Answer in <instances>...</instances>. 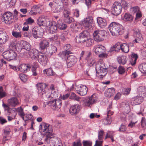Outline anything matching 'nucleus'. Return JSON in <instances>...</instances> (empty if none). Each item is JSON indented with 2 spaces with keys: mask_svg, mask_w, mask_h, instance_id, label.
Returning a JSON list of instances; mask_svg holds the SVG:
<instances>
[{
  "mask_svg": "<svg viewBox=\"0 0 146 146\" xmlns=\"http://www.w3.org/2000/svg\"><path fill=\"white\" fill-rule=\"evenodd\" d=\"M122 26L118 23H111L109 25L108 29L113 36H118L123 33Z\"/></svg>",
  "mask_w": 146,
  "mask_h": 146,
  "instance_id": "nucleus-1",
  "label": "nucleus"
},
{
  "mask_svg": "<svg viewBox=\"0 0 146 146\" xmlns=\"http://www.w3.org/2000/svg\"><path fill=\"white\" fill-rule=\"evenodd\" d=\"M38 93L39 96L43 98H49L50 96V94L48 92V91L46 88V85L44 83H39L36 85Z\"/></svg>",
  "mask_w": 146,
  "mask_h": 146,
  "instance_id": "nucleus-2",
  "label": "nucleus"
},
{
  "mask_svg": "<svg viewBox=\"0 0 146 146\" xmlns=\"http://www.w3.org/2000/svg\"><path fill=\"white\" fill-rule=\"evenodd\" d=\"M107 68L102 60L98 61L96 65L95 69L96 73L102 76H104L107 74Z\"/></svg>",
  "mask_w": 146,
  "mask_h": 146,
  "instance_id": "nucleus-3",
  "label": "nucleus"
},
{
  "mask_svg": "<svg viewBox=\"0 0 146 146\" xmlns=\"http://www.w3.org/2000/svg\"><path fill=\"white\" fill-rule=\"evenodd\" d=\"M46 135V136L44 141L47 144H48L49 142L50 146H62L61 140L60 138L55 137H50L52 135Z\"/></svg>",
  "mask_w": 146,
  "mask_h": 146,
  "instance_id": "nucleus-4",
  "label": "nucleus"
},
{
  "mask_svg": "<svg viewBox=\"0 0 146 146\" xmlns=\"http://www.w3.org/2000/svg\"><path fill=\"white\" fill-rule=\"evenodd\" d=\"M39 129L43 134L52 135L53 130L52 127L48 124L43 123L40 125Z\"/></svg>",
  "mask_w": 146,
  "mask_h": 146,
  "instance_id": "nucleus-5",
  "label": "nucleus"
},
{
  "mask_svg": "<svg viewBox=\"0 0 146 146\" xmlns=\"http://www.w3.org/2000/svg\"><path fill=\"white\" fill-rule=\"evenodd\" d=\"M106 34V31L104 30L95 31L93 34L94 40L97 42L103 40L105 38Z\"/></svg>",
  "mask_w": 146,
  "mask_h": 146,
  "instance_id": "nucleus-6",
  "label": "nucleus"
},
{
  "mask_svg": "<svg viewBox=\"0 0 146 146\" xmlns=\"http://www.w3.org/2000/svg\"><path fill=\"white\" fill-rule=\"evenodd\" d=\"M2 55L4 58L10 61L15 59L17 56V54L13 50H9L4 52Z\"/></svg>",
  "mask_w": 146,
  "mask_h": 146,
  "instance_id": "nucleus-7",
  "label": "nucleus"
},
{
  "mask_svg": "<svg viewBox=\"0 0 146 146\" xmlns=\"http://www.w3.org/2000/svg\"><path fill=\"white\" fill-rule=\"evenodd\" d=\"M48 104L51 107L52 109L57 111L61 107L62 102L60 99H57L49 101Z\"/></svg>",
  "mask_w": 146,
  "mask_h": 146,
  "instance_id": "nucleus-8",
  "label": "nucleus"
},
{
  "mask_svg": "<svg viewBox=\"0 0 146 146\" xmlns=\"http://www.w3.org/2000/svg\"><path fill=\"white\" fill-rule=\"evenodd\" d=\"M122 9L121 4L118 2H115L113 5L112 13L114 15H118L121 13Z\"/></svg>",
  "mask_w": 146,
  "mask_h": 146,
  "instance_id": "nucleus-9",
  "label": "nucleus"
},
{
  "mask_svg": "<svg viewBox=\"0 0 146 146\" xmlns=\"http://www.w3.org/2000/svg\"><path fill=\"white\" fill-rule=\"evenodd\" d=\"M97 100L96 96L93 94L92 96L86 98L84 100V104L85 106L89 107L94 104Z\"/></svg>",
  "mask_w": 146,
  "mask_h": 146,
  "instance_id": "nucleus-10",
  "label": "nucleus"
},
{
  "mask_svg": "<svg viewBox=\"0 0 146 146\" xmlns=\"http://www.w3.org/2000/svg\"><path fill=\"white\" fill-rule=\"evenodd\" d=\"M89 33L86 31H84L80 34L79 36L76 38L77 42L82 43L85 42L87 39Z\"/></svg>",
  "mask_w": 146,
  "mask_h": 146,
  "instance_id": "nucleus-11",
  "label": "nucleus"
},
{
  "mask_svg": "<svg viewBox=\"0 0 146 146\" xmlns=\"http://www.w3.org/2000/svg\"><path fill=\"white\" fill-rule=\"evenodd\" d=\"M93 21L92 17L90 16L85 19L82 21V24L86 30H89L92 27V24Z\"/></svg>",
  "mask_w": 146,
  "mask_h": 146,
  "instance_id": "nucleus-12",
  "label": "nucleus"
},
{
  "mask_svg": "<svg viewBox=\"0 0 146 146\" xmlns=\"http://www.w3.org/2000/svg\"><path fill=\"white\" fill-rule=\"evenodd\" d=\"M133 35L135 38V39L133 41L134 43H142L143 38L139 30L138 29L135 31L133 33Z\"/></svg>",
  "mask_w": 146,
  "mask_h": 146,
  "instance_id": "nucleus-13",
  "label": "nucleus"
},
{
  "mask_svg": "<svg viewBox=\"0 0 146 146\" xmlns=\"http://www.w3.org/2000/svg\"><path fill=\"white\" fill-rule=\"evenodd\" d=\"M54 6V7L52 8L53 12L55 13H58L61 12L64 7L63 2L60 0H58Z\"/></svg>",
  "mask_w": 146,
  "mask_h": 146,
  "instance_id": "nucleus-14",
  "label": "nucleus"
},
{
  "mask_svg": "<svg viewBox=\"0 0 146 146\" xmlns=\"http://www.w3.org/2000/svg\"><path fill=\"white\" fill-rule=\"evenodd\" d=\"M3 18L4 22L7 24H10L14 21L12 14L9 12L5 13L3 16Z\"/></svg>",
  "mask_w": 146,
  "mask_h": 146,
  "instance_id": "nucleus-15",
  "label": "nucleus"
},
{
  "mask_svg": "<svg viewBox=\"0 0 146 146\" xmlns=\"http://www.w3.org/2000/svg\"><path fill=\"white\" fill-rule=\"evenodd\" d=\"M43 34V32L41 29H39L37 27H34L32 29V35L35 38L41 37Z\"/></svg>",
  "mask_w": 146,
  "mask_h": 146,
  "instance_id": "nucleus-16",
  "label": "nucleus"
},
{
  "mask_svg": "<svg viewBox=\"0 0 146 146\" xmlns=\"http://www.w3.org/2000/svg\"><path fill=\"white\" fill-rule=\"evenodd\" d=\"M19 45L21 49H24L27 51L31 50V46L30 44L27 42L21 40L17 42V45Z\"/></svg>",
  "mask_w": 146,
  "mask_h": 146,
  "instance_id": "nucleus-17",
  "label": "nucleus"
},
{
  "mask_svg": "<svg viewBox=\"0 0 146 146\" xmlns=\"http://www.w3.org/2000/svg\"><path fill=\"white\" fill-rule=\"evenodd\" d=\"M76 89L77 93L81 96L86 95L88 92L87 87L84 85L77 86Z\"/></svg>",
  "mask_w": 146,
  "mask_h": 146,
  "instance_id": "nucleus-18",
  "label": "nucleus"
},
{
  "mask_svg": "<svg viewBox=\"0 0 146 146\" xmlns=\"http://www.w3.org/2000/svg\"><path fill=\"white\" fill-rule=\"evenodd\" d=\"M77 62V59L74 56L70 55L68 57L67 63L68 67H70L74 65Z\"/></svg>",
  "mask_w": 146,
  "mask_h": 146,
  "instance_id": "nucleus-19",
  "label": "nucleus"
},
{
  "mask_svg": "<svg viewBox=\"0 0 146 146\" xmlns=\"http://www.w3.org/2000/svg\"><path fill=\"white\" fill-rule=\"evenodd\" d=\"M81 107L78 104H77L71 106L69 110L70 114L71 115H76L80 111Z\"/></svg>",
  "mask_w": 146,
  "mask_h": 146,
  "instance_id": "nucleus-20",
  "label": "nucleus"
},
{
  "mask_svg": "<svg viewBox=\"0 0 146 146\" xmlns=\"http://www.w3.org/2000/svg\"><path fill=\"white\" fill-rule=\"evenodd\" d=\"M48 27L49 33H54L56 32L58 28L56 23L55 22L53 21L50 22Z\"/></svg>",
  "mask_w": 146,
  "mask_h": 146,
  "instance_id": "nucleus-21",
  "label": "nucleus"
},
{
  "mask_svg": "<svg viewBox=\"0 0 146 146\" xmlns=\"http://www.w3.org/2000/svg\"><path fill=\"white\" fill-rule=\"evenodd\" d=\"M143 97L137 96L132 98L131 100V104L132 106H135L140 104L142 102Z\"/></svg>",
  "mask_w": 146,
  "mask_h": 146,
  "instance_id": "nucleus-22",
  "label": "nucleus"
},
{
  "mask_svg": "<svg viewBox=\"0 0 146 146\" xmlns=\"http://www.w3.org/2000/svg\"><path fill=\"white\" fill-rule=\"evenodd\" d=\"M38 60L42 65L45 66L48 61L47 57L44 54H40L38 56Z\"/></svg>",
  "mask_w": 146,
  "mask_h": 146,
  "instance_id": "nucleus-23",
  "label": "nucleus"
},
{
  "mask_svg": "<svg viewBox=\"0 0 146 146\" xmlns=\"http://www.w3.org/2000/svg\"><path fill=\"white\" fill-rule=\"evenodd\" d=\"M7 102L10 106L12 107H15L18 106L19 104L18 99L15 97H12L8 100Z\"/></svg>",
  "mask_w": 146,
  "mask_h": 146,
  "instance_id": "nucleus-24",
  "label": "nucleus"
},
{
  "mask_svg": "<svg viewBox=\"0 0 146 146\" xmlns=\"http://www.w3.org/2000/svg\"><path fill=\"white\" fill-rule=\"evenodd\" d=\"M8 39V36L6 33L0 31V45L5 44Z\"/></svg>",
  "mask_w": 146,
  "mask_h": 146,
  "instance_id": "nucleus-25",
  "label": "nucleus"
},
{
  "mask_svg": "<svg viewBox=\"0 0 146 146\" xmlns=\"http://www.w3.org/2000/svg\"><path fill=\"white\" fill-rule=\"evenodd\" d=\"M93 51L96 54H99L101 53L104 52L106 48L102 45H97L94 47Z\"/></svg>",
  "mask_w": 146,
  "mask_h": 146,
  "instance_id": "nucleus-26",
  "label": "nucleus"
},
{
  "mask_svg": "<svg viewBox=\"0 0 146 146\" xmlns=\"http://www.w3.org/2000/svg\"><path fill=\"white\" fill-rule=\"evenodd\" d=\"M121 106L123 111L126 113H128L130 111V108L129 103L126 102L121 103Z\"/></svg>",
  "mask_w": 146,
  "mask_h": 146,
  "instance_id": "nucleus-27",
  "label": "nucleus"
},
{
  "mask_svg": "<svg viewBox=\"0 0 146 146\" xmlns=\"http://www.w3.org/2000/svg\"><path fill=\"white\" fill-rule=\"evenodd\" d=\"M41 6V5H34L30 12V13L31 14L35 15L37 13H40L41 12L42 10L40 8V7Z\"/></svg>",
  "mask_w": 146,
  "mask_h": 146,
  "instance_id": "nucleus-28",
  "label": "nucleus"
},
{
  "mask_svg": "<svg viewBox=\"0 0 146 146\" xmlns=\"http://www.w3.org/2000/svg\"><path fill=\"white\" fill-rule=\"evenodd\" d=\"M97 21L98 26L100 27L104 28L107 25L106 20L101 17H98L97 18Z\"/></svg>",
  "mask_w": 146,
  "mask_h": 146,
  "instance_id": "nucleus-29",
  "label": "nucleus"
},
{
  "mask_svg": "<svg viewBox=\"0 0 146 146\" xmlns=\"http://www.w3.org/2000/svg\"><path fill=\"white\" fill-rule=\"evenodd\" d=\"M49 42L46 39H43L41 40L40 44V48L42 50H44L45 49L47 48L49 46Z\"/></svg>",
  "mask_w": 146,
  "mask_h": 146,
  "instance_id": "nucleus-30",
  "label": "nucleus"
},
{
  "mask_svg": "<svg viewBox=\"0 0 146 146\" xmlns=\"http://www.w3.org/2000/svg\"><path fill=\"white\" fill-rule=\"evenodd\" d=\"M115 93V89L112 88L107 89L105 92V95L106 97L110 98L113 96Z\"/></svg>",
  "mask_w": 146,
  "mask_h": 146,
  "instance_id": "nucleus-31",
  "label": "nucleus"
},
{
  "mask_svg": "<svg viewBox=\"0 0 146 146\" xmlns=\"http://www.w3.org/2000/svg\"><path fill=\"white\" fill-rule=\"evenodd\" d=\"M31 66L28 64H22L19 67V70L22 72H27L28 70H29Z\"/></svg>",
  "mask_w": 146,
  "mask_h": 146,
  "instance_id": "nucleus-32",
  "label": "nucleus"
},
{
  "mask_svg": "<svg viewBox=\"0 0 146 146\" xmlns=\"http://www.w3.org/2000/svg\"><path fill=\"white\" fill-rule=\"evenodd\" d=\"M38 25L40 26H45L46 25L45 19L43 16H40L38 18L37 21Z\"/></svg>",
  "mask_w": 146,
  "mask_h": 146,
  "instance_id": "nucleus-33",
  "label": "nucleus"
},
{
  "mask_svg": "<svg viewBox=\"0 0 146 146\" xmlns=\"http://www.w3.org/2000/svg\"><path fill=\"white\" fill-rule=\"evenodd\" d=\"M133 18V16L129 13H125L122 19L125 21V22H131Z\"/></svg>",
  "mask_w": 146,
  "mask_h": 146,
  "instance_id": "nucleus-34",
  "label": "nucleus"
},
{
  "mask_svg": "<svg viewBox=\"0 0 146 146\" xmlns=\"http://www.w3.org/2000/svg\"><path fill=\"white\" fill-rule=\"evenodd\" d=\"M46 52L47 53L52 54L53 53H56L57 51L56 47L52 45H50L46 48Z\"/></svg>",
  "mask_w": 146,
  "mask_h": 146,
  "instance_id": "nucleus-35",
  "label": "nucleus"
},
{
  "mask_svg": "<svg viewBox=\"0 0 146 146\" xmlns=\"http://www.w3.org/2000/svg\"><path fill=\"white\" fill-rule=\"evenodd\" d=\"M131 58L130 60V63L133 66L136 64L138 56L137 54L132 52L131 55Z\"/></svg>",
  "mask_w": 146,
  "mask_h": 146,
  "instance_id": "nucleus-36",
  "label": "nucleus"
},
{
  "mask_svg": "<svg viewBox=\"0 0 146 146\" xmlns=\"http://www.w3.org/2000/svg\"><path fill=\"white\" fill-rule=\"evenodd\" d=\"M137 92L141 96L145 97L146 96V88L143 86L140 87L138 88Z\"/></svg>",
  "mask_w": 146,
  "mask_h": 146,
  "instance_id": "nucleus-37",
  "label": "nucleus"
},
{
  "mask_svg": "<svg viewBox=\"0 0 146 146\" xmlns=\"http://www.w3.org/2000/svg\"><path fill=\"white\" fill-rule=\"evenodd\" d=\"M38 51L36 49L31 50L29 52V55L33 59L36 58L38 56Z\"/></svg>",
  "mask_w": 146,
  "mask_h": 146,
  "instance_id": "nucleus-38",
  "label": "nucleus"
},
{
  "mask_svg": "<svg viewBox=\"0 0 146 146\" xmlns=\"http://www.w3.org/2000/svg\"><path fill=\"white\" fill-rule=\"evenodd\" d=\"M3 141H4L9 139H6V138L7 137L11 131L10 130L9 128L6 127L3 130Z\"/></svg>",
  "mask_w": 146,
  "mask_h": 146,
  "instance_id": "nucleus-39",
  "label": "nucleus"
},
{
  "mask_svg": "<svg viewBox=\"0 0 146 146\" xmlns=\"http://www.w3.org/2000/svg\"><path fill=\"white\" fill-rule=\"evenodd\" d=\"M71 53V52L70 51H64L59 53L58 56L63 59H66L67 56L69 54Z\"/></svg>",
  "mask_w": 146,
  "mask_h": 146,
  "instance_id": "nucleus-40",
  "label": "nucleus"
},
{
  "mask_svg": "<svg viewBox=\"0 0 146 146\" xmlns=\"http://www.w3.org/2000/svg\"><path fill=\"white\" fill-rule=\"evenodd\" d=\"M81 25L80 23L76 22L74 23L72 27V30L74 32H77L78 30L81 29Z\"/></svg>",
  "mask_w": 146,
  "mask_h": 146,
  "instance_id": "nucleus-41",
  "label": "nucleus"
},
{
  "mask_svg": "<svg viewBox=\"0 0 146 146\" xmlns=\"http://www.w3.org/2000/svg\"><path fill=\"white\" fill-rule=\"evenodd\" d=\"M117 61L120 64H124L127 61V58L125 56H122L117 58Z\"/></svg>",
  "mask_w": 146,
  "mask_h": 146,
  "instance_id": "nucleus-42",
  "label": "nucleus"
},
{
  "mask_svg": "<svg viewBox=\"0 0 146 146\" xmlns=\"http://www.w3.org/2000/svg\"><path fill=\"white\" fill-rule=\"evenodd\" d=\"M57 24V28L61 30L65 29L67 27V25L64 23L62 22L61 20H59Z\"/></svg>",
  "mask_w": 146,
  "mask_h": 146,
  "instance_id": "nucleus-43",
  "label": "nucleus"
},
{
  "mask_svg": "<svg viewBox=\"0 0 146 146\" xmlns=\"http://www.w3.org/2000/svg\"><path fill=\"white\" fill-rule=\"evenodd\" d=\"M121 50L125 53L128 52L129 50V45L126 43L121 44Z\"/></svg>",
  "mask_w": 146,
  "mask_h": 146,
  "instance_id": "nucleus-44",
  "label": "nucleus"
},
{
  "mask_svg": "<svg viewBox=\"0 0 146 146\" xmlns=\"http://www.w3.org/2000/svg\"><path fill=\"white\" fill-rule=\"evenodd\" d=\"M139 68L141 72L146 74V63H144L140 64L139 66Z\"/></svg>",
  "mask_w": 146,
  "mask_h": 146,
  "instance_id": "nucleus-45",
  "label": "nucleus"
},
{
  "mask_svg": "<svg viewBox=\"0 0 146 146\" xmlns=\"http://www.w3.org/2000/svg\"><path fill=\"white\" fill-rule=\"evenodd\" d=\"M12 34L14 37L16 38H21L22 36L21 32V31L17 32L15 31H13L12 32Z\"/></svg>",
  "mask_w": 146,
  "mask_h": 146,
  "instance_id": "nucleus-46",
  "label": "nucleus"
},
{
  "mask_svg": "<svg viewBox=\"0 0 146 146\" xmlns=\"http://www.w3.org/2000/svg\"><path fill=\"white\" fill-rule=\"evenodd\" d=\"M70 98L74 100L79 101L80 100L81 98L78 96H77L75 93L72 92L71 94L70 97Z\"/></svg>",
  "mask_w": 146,
  "mask_h": 146,
  "instance_id": "nucleus-47",
  "label": "nucleus"
},
{
  "mask_svg": "<svg viewBox=\"0 0 146 146\" xmlns=\"http://www.w3.org/2000/svg\"><path fill=\"white\" fill-rule=\"evenodd\" d=\"M44 73L46 74L48 76H52L54 75V72L51 68L44 70L43 71Z\"/></svg>",
  "mask_w": 146,
  "mask_h": 146,
  "instance_id": "nucleus-48",
  "label": "nucleus"
},
{
  "mask_svg": "<svg viewBox=\"0 0 146 146\" xmlns=\"http://www.w3.org/2000/svg\"><path fill=\"white\" fill-rule=\"evenodd\" d=\"M70 14V11L69 9H64L63 11V16L64 18L69 16Z\"/></svg>",
  "mask_w": 146,
  "mask_h": 146,
  "instance_id": "nucleus-49",
  "label": "nucleus"
},
{
  "mask_svg": "<svg viewBox=\"0 0 146 146\" xmlns=\"http://www.w3.org/2000/svg\"><path fill=\"white\" fill-rule=\"evenodd\" d=\"M23 120L25 121L29 119H32V115L31 114H25L24 115V118H22Z\"/></svg>",
  "mask_w": 146,
  "mask_h": 146,
  "instance_id": "nucleus-50",
  "label": "nucleus"
},
{
  "mask_svg": "<svg viewBox=\"0 0 146 146\" xmlns=\"http://www.w3.org/2000/svg\"><path fill=\"white\" fill-rule=\"evenodd\" d=\"M34 20L31 17H29L25 20V22L24 23V25H31L33 23Z\"/></svg>",
  "mask_w": 146,
  "mask_h": 146,
  "instance_id": "nucleus-51",
  "label": "nucleus"
},
{
  "mask_svg": "<svg viewBox=\"0 0 146 146\" xmlns=\"http://www.w3.org/2000/svg\"><path fill=\"white\" fill-rule=\"evenodd\" d=\"M64 20L65 22L68 23H70L74 20L73 18L70 16L64 18Z\"/></svg>",
  "mask_w": 146,
  "mask_h": 146,
  "instance_id": "nucleus-52",
  "label": "nucleus"
},
{
  "mask_svg": "<svg viewBox=\"0 0 146 146\" xmlns=\"http://www.w3.org/2000/svg\"><path fill=\"white\" fill-rule=\"evenodd\" d=\"M121 43L118 42L114 45L116 52H118L121 49Z\"/></svg>",
  "mask_w": 146,
  "mask_h": 146,
  "instance_id": "nucleus-53",
  "label": "nucleus"
},
{
  "mask_svg": "<svg viewBox=\"0 0 146 146\" xmlns=\"http://www.w3.org/2000/svg\"><path fill=\"white\" fill-rule=\"evenodd\" d=\"M18 111L19 115L22 118H24V115L25 114L23 112V109L21 107L18 108Z\"/></svg>",
  "mask_w": 146,
  "mask_h": 146,
  "instance_id": "nucleus-54",
  "label": "nucleus"
},
{
  "mask_svg": "<svg viewBox=\"0 0 146 146\" xmlns=\"http://www.w3.org/2000/svg\"><path fill=\"white\" fill-rule=\"evenodd\" d=\"M85 42H86V46H89L93 44L94 42V40L92 39L89 38V39H87Z\"/></svg>",
  "mask_w": 146,
  "mask_h": 146,
  "instance_id": "nucleus-55",
  "label": "nucleus"
},
{
  "mask_svg": "<svg viewBox=\"0 0 146 146\" xmlns=\"http://www.w3.org/2000/svg\"><path fill=\"white\" fill-rule=\"evenodd\" d=\"M58 35H54L53 37L49 38L50 41L52 42H55L57 40L58 38Z\"/></svg>",
  "mask_w": 146,
  "mask_h": 146,
  "instance_id": "nucleus-56",
  "label": "nucleus"
},
{
  "mask_svg": "<svg viewBox=\"0 0 146 146\" xmlns=\"http://www.w3.org/2000/svg\"><path fill=\"white\" fill-rule=\"evenodd\" d=\"M83 146H92V143L91 141L84 140L83 141Z\"/></svg>",
  "mask_w": 146,
  "mask_h": 146,
  "instance_id": "nucleus-57",
  "label": "nucleus"
},
{
  "mask_svg": "<svg viewBox=\"0 0 146 146\" xmlns=\"http://www.w3.org/2000/svg\"><path fill=\"white\" fill-rule=\"evenodd\" d=\"M126 130L127 128L124 125L121 124L118 131L120 132H124L126 131Z\"/></svg>",
  "mask_w": 146,
  "mask_h": 146,
  "instance_id": "nucleus-58",
  "label": "nucleus"
},
{
  "mask_svg": "<svg viewBox=\"0 0 146 146\" xmlns=\"http://www.w3.org/2000/svg\"><path fill=\"white\" fill-rule=\"evenodd\" d=\"M2 106L5 109V111H7L8 112L10 113V108H9V106L8 104V105H6L4 104V103H3Z\"/></svg>",
  "mask_w": 146,
  "mask_h": 146,
  "instance_id": "nucleus-59",
  "label": "nucleus"
},
{
  "mask_svg": "<svg viewBox=\"0 0 146 146\" xmlns=\"http://www.w3.org/2000/svg\"><path fill=\"white\" fill-rule=\"evenodd\" d=\"M131 11L133 13H137L140 11L139 7L138 6L133 7L131 9Z\"/></svg>",
  "mask_w": 146,
  "mask_h": 146,
  "instance_id": "nucleus-60",
  "label": "nucleus"
},
{
  "mask_svg": "<svg viewBox=\"0 0 146 146\" xmlns=\"http://www.w3.org/2000/svg\"><path fill=\"white\" fill-rule=\"evenodd\" d=\"M118 71L119 74H122L125 72V70L123 67L119 66L118 68Z\"/></svg>",
  "mask_w": 146,
  "mask_h": 146,
  "instance_id": "nucleus-61",
  "label": "nucleus"
},
{
  "mask_svg": "<svg viewBox=\"0 0 146 146\" xmlns=\"http://www.w3.org/2000/svg\"><path fill=\"white\" fill-rule=\"evenodd\" d=\"M19 78L23 82H25L27 80L26 76L24 74H20Z\"/></svg>",
  "mask_w": 146,
  "mask_h": 146,
  "instance_id": "nucleus-62",
  "label": "nucleus"
},
{
  "mask_svg": "<svg viewBox=\"0 0 146 146\" xmlns=\"http://www.w3.org/2000/svg\"><path fill=\"white\" fill-rule=\"evenodd\" d=\"M70 94L67 93L65 95H61L60 98L63 100H65L67 99L70 96Z\"/></svg>",
  "mask_w": 146,
  "mask_h": 146,
  "instance_id": "nucleus-63",
  "label": "nucleus"
},
{
  "mask_svg": "<svg viewBox=\"0 0 146 146\" xmlns=\"http://www.w3.org/2000/svg\"><path fill=\"white\" fill-rule=\"evenodd\" d=\"M141 125L143 127L146 126V119L144 117H142L141 121Z\"/></svg>",
  "mask_w": 146,
  "mask_h": 146,
  "instance_id": "nucleus-64",
  "label": "nucleus"
}]
</instances>
